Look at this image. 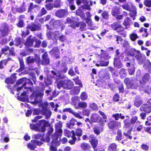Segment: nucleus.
<instances>
[{"label":"nucleus","instance_id":"nucleus-60","mask_svg":"<svg viewBox=\"0 0 151 151\" xmlns=\"http://www.w3.org/2000/svg\"><path fill=\"white\" fill-rule=\"evenodd\" d=\"M45 7L47 10H50L52 9L54 7L53 4L51 3H49L48 4L45 5Z\"/></svg>","mask_w":151,"mask_h":151},{"label":"nucleus","instance_id":"nucleus-27","mask_svg":"<svg viewBox=\"0 0 151 151\" xmlns=\"http://www.w3.org/2000/svg\"><path fill=\"white\" fill-rule=\"evenodd\" d=\"M132 10L130 9V11H129L130 13L129 15L131 17H134L136 16L137 14V9L136 7L133 6L132 4L131 5Z\"/></svg>","mask_w":151,"mask_h":151},{"label":"nucleus","instance_id":"nucleus-34","mask_svg":"<svg viewBox=\"0 0 151 151\" xmlns=\"http://www.w3.org/2000/svg\"><path fill=\"white\" fill-rule=\"evenodd\" d=\"M119 7L117 6H114L112 9L111 12V14L113 16H116L119 14Z\"/></svg>","mask_w":151,"mask_h":151},{"label":"nucleus","instance_id":"nucleus-14","mask_svg":"<svg viewBox=\"0 0 151 151\" xmlns=\"http://www.w3.org/2000/svg\"><path fill=\"white\" fill-rule=\"evenodd\" d=\"M50 62V58L47 52H45L42 56V64L47 65Z\"/></svg>","mask_w":151,"mask_h":151},{"label":"nucleus","instance_id":"nucleus-59","mask_svg":"<svg viewBox=\"0 0 151 151\" xmlns=\"http://www.w3.org/2000/svg\"><path fill=\"white\" fill-rule=\"evenodd\" d=\"M16 25L19 28H22L24 25V21L23 20H19L18 23Z\"/></svg>","mask_w":151,"mask_h":151},{"label":"nucleus","instance_id":"nucleus-10","mask_svg":"<svg viewBox=\"0 0 151 151\" xmlns=\"http://www.w3.org/2000/svg\"><path fill=\"white\" fill-rule=\"evenodd\" d=\"M63 22L60 20H55L54 19H51L49 22V24L51 26H52L53 27L56 29H58L60 27L63 25Z\"/></svg>","mask_w":151,"mask_h":151},{"label":"nucleus","instance_id":"nucleus-6","mask_svg":"<svg viewBox=\"0 0 151 151\" xmlns=\"http://www.w3.org/2000/svg\"><path fill=\"white\" fill-rule=\"evenodd\" d=\"M74 86L73 82L70 80H60L58 83V88L63 87V89L69 90L72 88Z\"/></svg>","mask_w":151,"mask_h":151},{"label":"nucleus","instance_id":"nucleus-39","mask_svg":"<svg viewBox=\"0 0 151 151\" xmlns=\"http://www.w3.org/2000/svg\"><path fill=\"white\" fill-rule=\"evenodd\" d=\"M20 63V68L18 69L19 72L23 70L24 69V65L22 59L19 58Z\"/></svg>","mask_w":151,"mask_h":151},{"label":"nucleus","instance_id":"nucleus-37","mask_svg":"<svg viewBox=\"0 0 151 151\" xmlns=\"http://www.w3.org/2000/svg\"><path fill=\"white\" fill-rule=\"evenodd\" d=\"M33 38L34 39V42H35L34 47L37 48L40 47V45L41 43V40H39L35 37H33Z\"/></svg>","mask_w":151,"mask_h":151},{"label":"nucleus","instance_id":"nucleus-18","mask_svg":"<svg viewBox=\"0 0 151 151\" xmlns=\"http://www.w3.org/2000/svg\"><path fill=\"white\" fill-rule=\"evenodd\" d=\"M111 27L114 30L118 32H122L124 30V27L118 23H114L111 24Z\"/></svg>","mask_w":151,"mask_h":151},{"label":"nucleus","instance_id":"nucleus-61","mask_svg":"<svg viewBox=\"0 0 151 151\" xmlns=\"http://www.w3.org/2000/svg\"><path fill=\"white\" fill-rule=\"evenodd\" d=\"M144 4L146 6L148 7H151V0H145L144 2Z\"/></svg>","mask_w":151,"mask_h":151},{"label":"nucleus","instance_id":"nucleus-49","mask_svg":"<svg viewBox=\"0 0 151 151\" xmlns=\"http://www.w3.org/2000/svg\"><path fill=\"white\" fill-rule=\"evenodd\" d=\"M138 37L137 35L135 33H131L129 35L130 39L132 41H135Z\"/></svg>","mask_w":151,"mask_h":151},{"label":"nucleus","instance_id":"nucleus-15","mask_svg":"<svg viewBox=\"0 0 151 151\" xmlns=\"http://www.w3.org/2000/svg\"><path fill=\"white\" fill-rule=\"evenodd\" d=\"M134 60L132 59L129 62H128L126 63V65L127 67L130 66L131 65V67L128 69V71L130 75H132L134 74L135 70V67L134 66Z\"/></svg>","mask_w":151,"mask_h":151},{"label":"nucleus","instance_id":"nucleus-64","mask_svg":"<svg viewBox=\"0 0 151 151\" xmlns=\"http://www.w3.org/2000/svg\"><path fill=\"white\" fill-rule=\"evenodd\" d=\"M102 16L104 18L107 19L108 18L109 14L107 12L104 11L102 13Z\"/></svg>","mask_w":151,"mask_h":151},{"label":"nucleus","instance_id":"nucleus-32","mask_svg":"<svg viewBox=\"0 0 151 151\" xmlns=\"http://www.w3.org/2000/svg\"><path fill=\"white\" fill-rule=\"evenodd\" d=\"M73 132H74V135L75 136V133L74 130H73L70 131L68 130L65 129L64 131V135L68 138H70V137H72V136L73 135Z\"/></svg>","mask_w":151,"mask_h":151},{"label":"nucleus","instance_id":"nucleus-46","mask_svg":"<svg viewBox=\"0 0 151 151\" xmlns=\"http://www.w3.org/2000/svg\"><path fill=\"white\" fill-rule=\"evenodd\" d=\"M143 67L146 69H150L151 68V63L150 61L148 60H147L145 63L144 64Z\"/></svg>","mask_w":151,"mask_h":151},{"label":"nucleus","instance_id":"nucleus-40","mask_svg":"<svg viewBox=\"0 0 151 151\" xmlns=\"http://www.w3.org/2000/svg\"><path fill=\"white\" fill-rule=\"evenodd\" d=\"M117 145L114 143H112L109 145L108 147V150L109 151H115L116 149Z\"/></svg>","mask_w":151,"mask_h":151},{"label":"nucleus","instance_id":"nucleus-23","mask_svg":"<svg viewBox=\"0 0 151 151\" xmlns=\"http://www.w3.org/2000/svg\"><path fill=\"white\" fill-rule=\"evenodd\" d=\"M23 84L25 89L29 88L33 85L32 81L30 79L27 78H25L24 82Z\"/></svg>","mask_w":151,"mask_h":151},{"label":"nucleus","instance_id":"nucleus-50","mask_svg":"<svg viewBox=\"0 0 151 151\" xmlns=\"http://www.w3.org/2000/svg\"><path fill=\"white\" fill-rule=\"evenodd\" d=\"M7 59H4L0 61V69H2L4 68V65H6L8 62Z\"/></svg>","mask_w":151,"mask_h":151},{"label":"nucleus","instance_id":"nucleus-22","mask_svg":"<svg viewBox=\"0 0 151 151\" xmlns=\"http://www.w3.org/2000/svg\"><path fill=\"white\" fill-rule=\"evenodd\" d=\"M141 111L146 113H150L151 111V107L147 104L142 105L140 107Z\"/></svg>","mask_w":151,"mask_h":151},{"label":"nucleus","instance_id":"nucleus-36","mask_svg":"<svg viewBox=\"0 0 151 151\" xmlns=\"http://www.w3.org/2000/svg\"><path fill=\"white\" fill-rule=\"evenodd\" d=\"M76 15L80 16L82 19L83 18H85V14L83 11L80 9H78L77 10H76Z\"/></svg>","mask_w":151,"mask_h":151},{"label":"nucleus","instance_id":"nucleus-25","mask_svg":"<svg viewBox=\"0 0 151 151\" xmlns=\"http://www.w3.org/2000/svg\"><path fill=\"white\" fill-rule=\"evenodd\" d=\"M101 51L102 52L101 55L98 56L101 59H103L104 60H106L110 58L108 53L106 51H104L103 50H101Z\"/></svg>","mask_w":151,"mask_h":151},{"label":"nucleus","instance_id":"nucleus-21","mask_svg":"<svg viewBox=\"0 0 151 151\" xmlns=\"http://www.w3.org/2000/svg\"><path fill=\"white\" fill-rule=\"evenodd\" d=\"M55 127L56 132L62 134V123L61 121H59V122L56 123L55 124Z\"/></svg>","mask_w":151,"mask_h":151},{"label":"nucleus","instance_id":"nucleus-55","mask_svg":"<svg viewBox=\"0 0 151 151\" xmlns=\"http://www.w3.org/2000/svg\"><path fill=\"white\" fill-rule=\"evenodd\" d=\"M109 64V62L107 61H102L100 62V64H96V65L97 66H99V65L102 66H107Z\"/></svg>","mask_w":151,"mask_h":151},{"label":"nucleus","instance_id":"nucleus-38","mask_svg":"<svg viewBox=\"0 0 151 151\" xmlns=\"http://www.w3.org/2000/svg\"><path fill=\"white\" fill-rule=\"evenodd\" d=\"M26 8L24 5V2H23L21 6L16 9V11L19 13H22L26 10Z\"/></svg>","mask_w":151,"mask_h":151},{"label":"nucleus","instance_id":"nucleus-51","mask_svg":"<svg viewBox=\"0 0 151 151\" xmlns=\"http://www.w3.org/2000/svg\"><path fill=\"white\" fill-rule=\"evenodd\" d=\"M80 27L79 29L81 31L85 30L86 29V25L85 22H81L80 23Z\"/></svg>","mask_w":151,"mask_h":151},{"label":"nucleus","instance_id":"nucleus-53","mask_svg":"<svg viewBox=\"0 0 151 151\" xmlns=\"http://www.w3.org/2000/svg\"><path fill=\"white\" fill-rule=\"evenodd\" d=\"M26 61L28 64L33 63L34 62V58L32 56H29L27 58Z\"/></svg>","mask_w":151,"mask_h":151},{"label":"nucleus","instance_id":"nucleus-16","mask_svg":"<svg viewBox=\"0 0 151 151\" xmlns=\"http://www.w3.org/2000/svg\"><path fill=\"white\" fill-rule=\"evenodd\" d=\"M45 26L47 29L49 30V31H47L46 33V35L48 39L53 40L54 39V32L51 31L52 29V27H50V26L48 24H46Z\"/></svg>","mask_w":151,"mask_h":151},{"label":"nucleus","instance_id":"nucleus-5","mask_svg":"<svg viewBox=\"0 0 151 151\" xmlns=\"http://www.w3.org/2000/svg\"><path fill=\"white\" fill-rule=\"evenodd\" d=\"M129 54L131 56H135L139 64H142L145 59V56L141 53L139 50L132 49L131 50Z\"/></svg>","mask_w":151,"mask_h":151},{"label":"nucleus","instance_id":"nucleus-30","mask_svg":"<svg viewBox=\"0 0 151 151\" xmlns=\"http://www.w3.org/2000/svg\"><path fill=\"white\" fill-rule=\"evenodd\" d=\"M131 19L129 17L125 18L123 24L125 26L126 29L128 28L130 25Z\"/></svg>","mask_w":151,"mask_h":151},{"label":"nucleus","instance_id":"nucleus-47","mask_svg":"<svg viewBox=\"0 0 151 151\" xmlns=\"http://www.w3.org/2000/svg\"><path fill=\"white\" fill-rule=\"evenodd\" d=\"M87 107V103L85 102H81L78 104L77 108H82L84 109Z\"/></svg>","mask_w":151,"mask_h":151},{"label":"nucleus","instance_id":"nucleus-58","mask_svg":"<svg viewBox=\"0 0 151 151\" xmlns=\"http://www.w3.org/2000/svg\"><path fill=\"white\" fill-rule=\"evenodd\" d=\"M73 136H72V139H70L69 141V142L70 144L72 145L75 144V142L76 140V136L74 135V132H73Z\"/></svg>","mask_w":151,"mask_h":151},{"label":"nucleus","instance_id":"nucleus-2","mask_svg":"<svg viewBox=\"0 0 151 151\" xmlns=\"http://www.w3.org/2000/svg\"><path fill=\"white\" fill-rule=\"evenodd\" d=\"M138 117L136 116H133L130 119V122H129V119H125L124 121V128L125 130H127V132H124V134L127 138L129 139H132V137L130 135L133 126L132 124H134L138 120Z\"/></svg>","mask_w":151,"mask_h":151},{"label":"nucleus","instance_id":"nucleus-56","mask_svg":"<svg viewBox=\"0 0 151 151\" xmlns=\"http://www.w3.org/2000/svg\"><path fill=\"white\" fill-rule=\"evenodd\" d=\"M29 4V6H28L27 12L30 13H31L34 8V4L32 2L30 3Z\"/></svg>","mask_w":151,"mask_h":151},{"label":"nucleus","instance_id":"nucleus-33","mask_svg":"<svg viewBox=\"0 0 151 151\" xmlns=\"http://www.w3.org/2000/svg\"><path fill=\"white\" fill-rule=\"evenodd\" d=\"M114 65L115 67L118 68H121L122 66L121 61L118 58L114 59Z\"/></svg>","mask_w":151,"mask_h":151},{"label":"nucleus","instance_id":"nucleus-44","mask_svg":"<svg viewBox=\"0 0 151 151\" xmlns=\"http://www.w3.org/2000/svg\"><path fill=\"white\" fill-rule=\"evenodd\" d=\"M78 97V96L73 97L71 98V104L74 105H76L79 101Z\"/></svg>","mask_w":151,"mask_h":151},{"label":"nucleus","instance_id":"nucleus-17","mask_svg":"<svg viewBox=\"0 0 151 151\" xmlns=\"http://www.w3.org/2000/svg\"><path fill=\"white\" fill-rule=\"evenodd\" d=\"M49 52L51 55H53L56 59L59 58L60 49L58 47H54Z\"/></svg>","mask_w":151,"mask_h":151},{"label":"nucleus","instance_id":"nucleus-3","mask_svg":"<svg viewBox=\"0 0 151 151\" xmlns=\"http://www.w3.org/2000/svg\"><path fill=\"white\" fill-rule=\"evenodd\" d=\"M50 126V124L44 119L39 121L36 124L30 123L29 125L30 128L31 129L42 132H44L45 131L46 127H48Z\"/></svg>","mask_w":151,"mask_h":151},{"label":"nucleus","instance_id":"nucleus-12","mask_svg":"<svg viewBox=\"0 0 151 151\" xmlns=\"http://www.w3.org/2000/svg\"><path fill=\"white\" fill-rule=\"evenodd\" d=\"M68 14L67 9H60L57 10L55 13V15L59 18H63L67 16Z\"/></svg>","mask_w":151,"mask_h":151},{"label":"nucleus","instance_id":"nucleus-7","mask_svg":"<svg viewBox=\"0 0 151 151\" xmlns=\"http://www.w3.org/2000/svg\"><path fill=\"white\" fill-rule=\"evenodd\" d=\"M44 93L43 92L32 93L29 98L31 100H34L35 103L37 104L42 100V97Z\"/></svg>","mask_w":151,"mask_h":151},{"label":"nucleus","instance_id":"nucleus-42","mask_svg":"<svg viewBox=\"0 0 151 151\" xmlns=\"http://www.w3.org/2000/svg\"><path fill=\"white\" fill-rule=\"evenodd\" d=\"M89 142L94 149V136L93 134H91L89 138Z\"/></svg>","mask_w":151,"mask_h":151},{"label":"nucleus","instance_id":"nucleus-19","mask_svg":"<svg viewBox=\"0 0 151 151\" xmlns=\"http://www.w3.org/2000/svg\"><path fill=\"white\" fill-rule=\"evenodd\" d=\"M42 115L46 116L45 118L47 119L49 118L52 114L51 111L48 109L47 107H45L44 106H42Z\"/></svg>","mask_w":151,"mask_h":151},{"label":"nucleus","instance_id":"nucleus-24","mask_svg":"<svg viewBox=\"0 0 151 151\" xmlns=\"http://www.w3.org/2000/svg\"><path fill=\"white\" fill-rule=\"evenodd\" d=\"M27 147L31 150H34L37 147L35 140H31L30 143L27 144Z\"/></svg>","mask_w":151,"mask_h":151},{"label":"nucleus","instance_id":"nucleus-11","mask_svg":"<svg viewBox=\"0 0 151 151\" xmlns=\"http://www.w3.org/2000/svg\"><path fill=\"white\" fill-rule=\"evenodd\" d=\"M57 132L53 133L51 136L52 141L51 144H54V145H59V141L60 140V137L61 134H59Z\"/></svg>","mask_w":151,"mask_h":151},{"label":"nucleus","instance_id":"nucleus-29","mask_svg":"<svg viewBox=\"0 0 151 151\" xmlns=\"http://www.w3.org/2000/svg\"><path fill=\"white\" fill-rule=\"evenodd\" d=\"M80 147L83 150L85 151L88 150L91 148L90 145L84 142L81 144Z\"/></svg>","mask_w":151,"mask_h":151},{"label":"nucleus","instance_id":"nucleus-52","mask_svg":"<svg viewBox=\"0 0 151 151\" xmlns=\"http://www.w3.org/2000/svg\"><path fill=\"white\" fill-rule=\"evenodd\" d=\"M5 82L8 84H13L15 83L14 80L12 78H7L5 81Z\"/></svg>","mask_w":151,"mask_h":151},{"label":"nucleus","instance_id":"nucleus-48","mask_svg":"<svg viewBox=\"0 0 151 151\" xmlns=\"http://www.w3.org/2000/svg\"><path fill=\"white\" fill-rule=\"evenodd\" d=\"M150 76L149 74L146 73L142 77V81L144 83L148 82L150 79Z\"/></svg>","mask_w":151,"mask_h":151},{"label":"nucleus","instance_id":"nucleus-20","mask_svg":"<svg viewBox=\"0 0 151 151\" xmlns=\"http://www.w3.org/2000/svg\"><path fill=\"white\" fill-rule=\"evenodd\" d=\"M32 37V35H31L27 38L26 41L24 43L26 47H29L33 46L34 40L33 38H31Z\"/></svg>","mask_w":151,"mask_h":151},{"label":"nucleus","instance_id":"nucleus-31","mask_svg":"<svg viewBox=\"0 0 151 151\" xmlns=\"http://www.w3.org/2000/svg\"><path fill=\"white\" fill-rule=\"evenodd\" d=\"M53 78V77H50L49 76H47L45 78L44 82L46 86L51 84L52 83V81L51 78Z\"/></svg>","mask_w":151,"mask_h":151},{"label":"nucleus","instance_id":"nucleus-13","mask_svg":"<svg viewBox=\"0 0 151 151\" xmlns=\"http://www.w3.org/2000/svg\"><path fill=\"white\" fill-rule=\"evenodd\" d=\"M82 2L83 4L81 6L83 9H86L90 10L91 9L90 6L93 5V2L88 0H82Z\"/></svg>","mask_w":151,"mask_h":151},{"label":"nucleus","instance_id":"nucleus-43","mask_svg":"<svg viewBox=\"0 0 151 151\" xmlns=\"http://www.w3.org/2000/svg\"><path fill=\"white\" fill-rule=\"evenodd\" d=\"M47 13V12L45 8L42 7L38 14L37 16L39 17H41L43 16L46 14Z\"/></svg>","mask_w":151,"mask_h":151},{"label":"nucleus","instance_id":"nucleus-9","mask_svg":"<svg viewBox=\"0 0 151 151\" xmlns=\"http://www.w3.org/2000/svg\"><path fill=\"white\" fill-rule=\"evenodd\" d=\"M66 23L70 24L69 27H71L74 29L76 27H78L80 26L79 22L71 19L70 17H68L66 18Z\"/></svg>","mask_w":151,"mask_h":151},{"label":"nucleus","instance_id":"nucleus-4","mask_svg":"<svg viewBox=\"0 0 151 151\" xmlns=\"http://www.w3.org/2000/svg\"><path fill=\"white\" fill-rule=\"evenodd\" d=\"M26 28V30L25 31H21V35L22 37H25L29 33V30L32 32L40 30L41 29V26L39 23L32 22L30 24H27Z\"/></svg>","mask_w":151,"mask_h":151},{"label":"nucleus","instance_id":"nucleus-57","mask_svg":"<svg viewBox=\"0 0 151 151\" xmlns=\"http://www.w3.org/2000/svg\"><path fill=\"white\" fill-rule=\"evenodd\" d=\"M75 135L78 137H80L82 135V130L81 129L78 128L76 130Z\"/></svg>","mask_w":151,"mask_h":151},{"label":"nucleus","instance_id":"nucleus-63","mask_svg":"<svg viewBox=\"0 0 151 151\" xmlns=\"http://www.w3.org/2000/svg\"><path fill=\"white\" fill-rule=\"evenodd\" d=\"M25 78H22L19 79L16 82V85L18 86L24 83Z\"/></svg>","mask_w":151,"mask_h":151},{"label":"nucleus","instance_id":"nucleus-41","mask_svg":"<svg viewBox=\"0 0 151 151\" xmlns=\"http://www.w3.org/2000/svg\"><path fill=\"white\" fill-rule=\"evenodd\" d=\"M61 5V0H55L54 1L53 6L54 7L58 8L60 7Z\"/></svg>","mask_w":151,"mask_h":151},{"label":"nucleus","instance_id":"nucleus-1","mask_svg":"<svg viewBox=\"0 0 151 151\" xmlns=\"http://www.w3.org/2000/svg\"><path fill=\"white\" fill-rule=\"evenodd\" d=\"M124 82L128 88H136L139 86L141 90H144L148 93H150L151 91V89L149 88L147 86L145 87L144 83H142L140 80H135L131 81L129 78H126L124 80Z\"/></svg>","mask_w":151,"mask_h":151},{"label":"nucleus","instance_id":"nucleus-28","mask_svg":"<svg viewBox=\"0 0 151 151\" xmlns=\"http://www.w3.org/2000/svg\"><path fill=\"white\" fill-rule=\"evenodd\" d=\"M28 90H27L26 91H24L21 94V96H26V98L25 97H20V99L19 100L21 101H25L26 100H28L29 99V95H27V93H28Z\"/></svg>","mask_w":151,"mask_h":151},{"label":"nucleus","instance_id":"nucleus-35","mask_svg":"<svg viewBox=\"0 0 151 151\" xmlns=\"http://www.w3.org/2000/svg\"><path fill=\"white\" fill-rule=\"evenodd\" d=\"M76 121V120H75L73 118L71 119L69 122L66 124L67 127L69 128H72L75 125V122Z\"/></svg>","mask_w":151,"mask_h":151},{"label":"nucleus","instance_id":"nucleus-45","mask_svg":"<svg viewBox=\"0 0 151 151\" xmlns=\"http://www.w3.org/2000/svg\"><path fill=\"white\" fill-rule=\"evenodd\" d=\"M80 88L79 86H75L72 90L71 92L72 94H77L80 92Z\"/></svg>","mask_w":151,"mask_h":151},{"label":"nucleus","instance_id":"nucleus-8","mask_svg":"<svg viewBox=\"0 0 151 151\" xmlns=\"http://www.w3.org/2000/svg\"><path fill=\"white\" fill-rule=\"evenodd\" d=\"M9 31V25L6 22L3 23L0 27V38L7 36Z\"/></svg>","mask_w":151,"mask_h":151},{"label":"nucleus","instance_id":"nucleus-62","mask_svg":"<svg viewBox=\"0 0 151 151\" xmlns=\"http://www.w3.org/2000/svg\"><path fill=\"white\" fill-rule=\"evenodd\" d=\"M81 99V100L84 101L87 98V96L86 93L85 92H83L80 96Z\"/></svg>","mask_w":151,"mask_h":151},{"label":"nucleus","instance_id":"nucleus-54","mask_svg":"<svg viewBox=\"0 0 151 151\" xmlns=\"http://www.w3.org/2000/svg\"><path fill=\"white\" fill-rule=\"evenodd\" d=\"M34 62L37 64L40 65L42 64V60H41L40 57L39 56L36 55L34 58Z\"/></svg>","mask_w":151,"mask_h":151},{"label":"nucleus","instance_id":"nucleus-26","mask_svg":"<svg viewBox=\"0 0 151 151\" xmlns=\"http://www.w3.org/2000/svg\"><path fill=\"white\" fill-rule=\"evenodd\" d=\"M22 38L19 37H16L14 40V45L18 47L21 45L23 43Z\"/></svg>","mask_w":151,"mask_h":151}]
</instances>
